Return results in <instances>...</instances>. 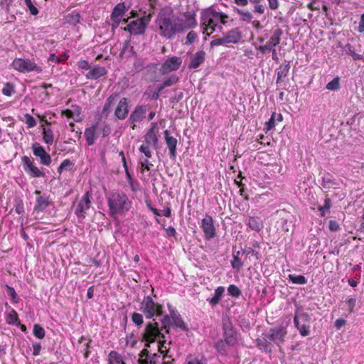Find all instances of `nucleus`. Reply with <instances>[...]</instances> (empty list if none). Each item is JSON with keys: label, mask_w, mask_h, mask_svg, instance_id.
<instances>
[{"label": "nucleus", "mask_w": 364, "mask_h": 364, "mask_svg": "<svg viewBox=\"0 0 364 364\" xmlns=\"http://www.w3.org/2000/svg\"><path fill=\"white\" fill-rule=\"evenodd\" d=\"M11 66L14 70L21 73L35 72L39 74L43 71L42 67L33 60L21 58H15L11 63Z\"/></svg>", "instance_id": "10"}, {"label": "nucleus", "mask_w": 364, "mask_h": 364, "mask_svg": "<svg viewBox=\"0 0 364 364\" xmlns=\"http://www.w3.org/2000/svg\"><path fill=\"white\" fill-rule=\"evenodd\" d=\"M149 106L146 105H137L131 112L126 121V125L134 130L137 125L141 123L146 117Z\"/></svg>", "instance_id": "11"}, {"label": "nucleus", "mask_w": 364, "mask_h": 364, "mask_svg": "<svg viewBox=\"0 0 364 364\" xmlns=\"http://www.w3.org/2000/svg\"><path fill=\"white\" fill-rule=\"evenodd\" d=\"M223 339L237 345L241 338L240 331L234 327L232 321L228 316L222 318Z\"/></svg>", "instance_id": "9"}, {"label": "nucleus", "mask_w": 364, "mask_h": 364, "mask_svg": "<svg viewBox=\"0 0 364 364\" xmlns=\"http://www.w3.org/2000/svg\"><path fill=\"white\" fill-rule=\"evenodd\" d=\"M162 326L160 328L159 324L154 319L152 321H149L142 333L141 341L145 343V347L150 348L151 343H154L161 338H166L164 333L161 332Z\"/></svg>", "instance_id": "6"}, {"label": "nucleus", "mask_w": 364, "mask_h": 364, "mask_svg": "<svg viewBox=\"0 0 364 364\" xmlns=\"http://www.w3.org/2000/svg\"><path fill=\"white\" fill-rule=\"evenodd\" d=\"M23 118L28 128H33L36 125V119L31 114L26 113L24 114Z\"/></svg>", "instance_id": "57"}, {"label": "nucleus", "mask_w": 364, "mask_h": 364, "mask_svg": "<svg viewBox=\"0 0 364 364\" xmlns=\"http://www.w3.org/2000/svg\"><path fill=\"white\" fill-rule=\"evenodd\" d=\"M7 322L9 324H13V325H18L20 323L18 321V314L13 309H11L9 314L7 316Z\"/></svg>", "instance_id": "47"}, {"label": "nucleus", "mask_w": 364, "mask_h": 364, "mask_svg": "<svg viewBox=\"0 0 364 364\" xmlns=\"http://www.w3.org/2000/svg\"><path fill=\"white\" fill-rule=\"evenodd\" d=\"M52 87L53 85L51 84H43L41 86V88L39 90V97L41 102H45L50 99V95L46 91V89Z\"/></svg>", "instance_id": "42"}, {"label": "nucleus", "mask_w": 364, "mask_h": 364, "mask_svg": "<svg viewBox=\"0 0 364 364\" xmlns=\"http://www.w3.org/2000/svg\"><path fill=\"white\" fill-rule=\"evenodd\" d=\"M23 168L25 172L31 178H40L44 176V173L41 171L27 156L21 157Z\"/></svg>", "instance_id": "14"}, {"label": "nucleus", "mask_w": 364, "mask_h": 364, "mask_svg": "<svg viewBox=\"0 0 364 364\" xmlns=\"http://www.w3.org/2000/svg\"><path fill=\"white\" fill-rule=\"evenodd\" d=\"M206 359L204 356H201L200 358L197 357H193L192 355H189L187 358V361L186 364H205Z\"/></svg>", "instance_id": "53"}, {"label": "nucleus", "mask_w": 364, "mask_h": 364, "mask_svg": "<svg viewBox=\"0 0 364 364\" xmlns=\"http://www.w3.org/2000/svg\"><path fill=\"white\" fill-rule=\"evenodd\" d=\"M80 19V16L78 11H73L65 16V22L70 25L76 26Z\"/></svg>", "instance_id": "39"}, {"label": "nucleus", "mask_w": 364, "mask_h": 364, "mask_svg": "<svg viewBox=\"0 0 364 364\" xmlns=\"http://www.w3.org/2000/svg\"><path fill=\"white\" fill-rule=\"evenodd\" d=\"M158 343V351L159 353H160L161 354H162L164 356H163V359L164 360H166V358H170L171 356L168 355V351H169V348L168 349L167 347H166V341L165 338H161V339H159L157 341Z\"/></svg>", "instance_id": "38"}, {"label": "nucleus", "mask_w": 364, "mask_h": 364, "mask_svg": "<svg viewBox=\"0 0 364 364\" xmlns=\"http://www.w3.org/2000/svg\"><path fill=\"white\" fill-rule=\"evenodd\" d=\"M296 309L294 312V318L296 317L298 321H301V323H309L311 321V315L306 312H304L301 309V306H297Z\"/></svg>", "instance_id": "32"}, {"label": "nucleus", "mask_w": 364, "mask_h": 364, "mask_svg": "<svg viewBox=\"0 0 364 364\" xmlns=\"http://www.w3.org/2000/svg\"><path fill=\"white\" fill-rule=\"evenodd\" d=\"M294 324L301 336L305 337L310 334V325L301 323V321L296 320V317L294 318Z\"/></svg>", "instance_id": "33"}, {"label": "nucleus", "mask_w": 364, "mask_h": 364, "mask_svg": "<svg viewBox=\"0 0 364 364\" xmlns=\"http://www.w3.org/2000/svg\"><path fill=\"white\" fill-rule=\"evenodd\" d=\"M111 133V127L106 122L97 121L91 126L85 128L84 137L88 146H92L95 143L97 137L101 135L102 137H106Z\"/></svg>", "instance_id": "5"}, {"label": "nucleus", "mask_w": 364, "mask_h": 364, "mask_svg": "<svg viewBox=\"0 0 364 364\" xmlns=\"http://www.w3.org/2000/svg\"><path fill=\"white\" fill-rule=\"evenodd\" d=\"M288 280L296 284H306L307 279L303 275L289 274Z\"/></svg>", "instance_id": "43"}, {"label": "nucleus", "mask_w": 364, "mask_h": 364, "mask_svg": "<svg viewBox=\"0 0 364 364\" xmlns=\"http://www.w3.org/2000/svg\"><path fill=\"white\" fill-rule=\"evenodd\" d=\"M167 307L169 314L164 315L161 319L162 328L164 329L165 333H169L171 327L183 331H188L189 328L178 310L169 304H168Z\"/></svg>", "instance_id": "3"}, {"label": "nucleus", "mask_w": 364, "mask_h": 364, "mask_svg": "<svg viewBox=\"0 0 364 364\" xmlns=\"http://www.w3.org/2000/svg\"><path fill=\"white\" fill-rule=\"evenodd\" d=\"M110 20L112 21L110 23L112 31H114L115 29H117L119 26L122 19L119 18L110 17Z\"/></svg>", "instance_id": "64"}, {"label": "nucleus", "mask_w": 364, "mask_h": 364, "mask_svg": "<svg viewBox=\"0 0 364 364\" xmlns=\"http://www.w3.org/2000/svg\"><path fill=\"white\" fill-rule=\"evenodd\" d=\"M182 58L178 56L168 57L161 65V72L166 74L178 70L182 64Z\"/></svg>", "instance_id": "16"}, {"label": "nucleus", "mask_w": 364, "mask_h": 364, "mask_svg": "<svg viewBox=\"0 0 364 364\" xmlns=\"http://www.w3.org/2000/svg\"><path fill=\"white\" fill-rule=\"evenodd\" d=\"M241 255H243L242 250L233 252L232 253L233 259L231 260V266L234 269H236L237 271H240L243 267V262L240 257Z\"/></svg>", "instance_id": "34"}, {"label": "nucleus", "mask_w": 364, "mask_h": 364, "mask_svg": "<svg viewBox=\"0 0 364 364\" xmlns=\"http://www.w3.org/2000/svg\"><path fill=\"white\" fill-rule=\"evenodd\" d=\"M131 318L132 322L138 327H141L144 323V317L140 313L134 312L132 314Z\"/></svg>", "instance_id": "49"}, {"label": "nucleus", "mask_w": 364, "mask_h": 364, "mask_svg": "<svg viewBox=\"0 0 364 364\" xmlns=\"http://www.w3.org/2000/svg\"><path fill=\"white\" fill-rule=\"evenodd\" d=\"M227 18V15L211 9L203 10L201 13L202 24L205 26V30L206 31L210 30V33L215 31L217 29L221 31L222 25L225 23V18Z\"/></svg>", "instance_id": "4"}, {"label": "nucleus", "mask_w": 364, "mask_h": 364, "mask_svg": "<svg viewBox=\"0 0 364 364\" xmlns=\"http://www.w3.org/2000/svg\"><path fill=\"white\" fill-rule=\"evenodd\" d=\"M225 294V288L224 287L220 286L218 287L214 291V294L212 297H209L207 299V301L211 306V307H215L218 306L222 299L223 298Z\"/></svg>", "instance_id": "26"}, {"label": "nucleus", "mask_w": 364, "mask_h": 364, "mask_svg": "<svg viewBox=\"0 0 364 364\" xmlns=\"http://www.w3.org/2000/svg\"><path fill=\"white\" fill-rule=\"evenodd\" d=\"M6 294L9 296L11 302L13 304H17L19 301V297L18 296V294H16L15 289L9 286L8 284L6 285Z\"/></svg>", "instance_id": "44"}, {"label": "nucleus", "mask_w": 364, "mask_h": 364, "mask_svg": "<svg viewBox=\"0 0 364 364\" xmlns=\"http://www.w3.org/2000/svg\"><path fill=\"white\" fill-rule=\"evenodd\" d=\"M343 50L346 53V54L352 56L354 60H362L363 58V55L356 53L355 52V48L350 43H347L343 47Z\"/></svg>", "instance_id": "40"}, {"label": "nucleus", "mask_w": 364, "mask_h": 364, "mask_svg": "<svg viewBox=\"0 0 364 364\" xmlns=\"http://www.w3.org/2000/svg\"><path fill=\"white\" fill-rule=\"evenodd\" d=\"M321 186L322 188L328 191L331 188H336L339 185L338 181L328 172L321 173Z\"/></svg>", "instance_id": "21"}, {"label": "nucleus", "mask_w": 364, "mask_h": 364, "mask_svg": "<svg viewBox=\"0 0 364 364\" xmlns=\"http://www.w3.org/2000/svg\"><path fill=\"white\" fill-rule=\"evenodd\" d=\"M24 2L31 15L36 16L38 14L39 11L37 9V7L33 4L32 0H24Z\"/></svg>", "instance_id": "54"}, {"label": "nucleus", "mask_w": 364, "mask_h": 364, "mask_svg": "<svg viewBox=\"0 0 364 364\" xmlns=\"http://www.w3.org/2000/svg\"><path fill=\"white\" fill-rule=\"evenodd\" d=\"M226 44H228V43H226V41L225 40L224 37L215 38L210 42V46L212 48L215 47V46L226 45Z\"/></svg>", "instance_id": "63"}, {"label": "nucleus", "mask_w": 364, "mask_h": 364, "mask_svg": "<svg viewBox=\"0 0 364 364\" xmlns=\"http://www.w3.org/2000/svg\"><path fill=\"white\" fill-rule=\"evenodd\" d=\"M109 208V215L116 220L118 215H124L131 206L132 201L122 191H114L106 196Z\"/></svg>", "instance_id": "2"}, {"label": "nucleus", "mask_w": 364, "mask_h": 364, "mask_svg": "<svg viewBox=\"0 0 364 364\" xmlns=\"http://www.w3.org/2000/svg\"><path fill=\"white\" fill-rule=\"evenodd\" d=\"M234 11L240 16V20L243 22L250 23L253 18L252 14L247 10L235 8Z\"/></svg>", "instance_id": "36"}, {"label": "nucleus", "mask_w": 364, "mask_h": 364, "mask_svg": "<svg viewBox=\"0 0 364 364\" xmlns=\"http://www.w3.org/2000/svg\"><path fill=\"white\" fill-rule=\"evenodd\" d=\"M150 146L151 145H148L146 144H143L140 146L139 149V151L143 153L148 159L152 156L151 151L149 148Z\"/></svg>", "instance_id": "60"}, {"label": "nucleus", "mask_w": 364, "mask_h": 364, "mask_svg": "<svg viewBox=\"0 0 364 364\" xmlns=\"http://www.w3.org/2000/svg\"><path fill=\"white\" fill-rule=\"evenodd\" d=\"M262 0H250V1L255 5V11L259 14L264 12V6L260 4Z\"/></svg>", "instance_id": "61"}, {"label": "nucleus", "mask_w": 364, "mask_h": 364, "mask_svg": "<svg viewBox=\"0 0 364 364\" xmlns=\"http://www.w3.org/2000/svg\"><path fill=\"white\" fill-rule=\"evenodd\" d=\"M32 150L34 156L40 159V162L43 166H50L51 164V157L46 151L44 147L39 143L35 142L32 144Z\"/></svg>", "instance_id": "18"}, {"label": "nucleus", "mask_w": 364, "mask_h": 364, "mask_svg": "<svg viewBox=\"0 0 364 364\" xmlns=\"http://www.w3.org/2000/svg\"><path fill=\"white\" fill-rule=\"evenodd\" d=\"M164 134L166 144L169 150L170 157L171 159L175 160L177 155L176 146L178 141L176 138L170 136L168 130H165Z\"/></svg>", "instance_id": "24"}, {"label": "nucleus", "mask_w": 364, "mask_h": 364, "mask_svg": "<svg viewBox=\"0 0 364 364\" xmlns=\"http://www.w3.org/2000/svg\"><path fill=\"white\" fill-rule=\"evenodd\" d=\"M282 33L283 31L281 28L274 30L268 42L264 46H259L257 49L263 54L272 49H276L275 47L280 43Z\"/></svg>", "instance_id": "13"}, {"label": "nucleus", "mask_w": 364, "mask_h": 364, "mask_svg": "<svg viewBox=\"0 0 364 364\" xmlns=\"http://www.w3.org/2000/svg\"><path fill=\"white\" fill-rule=\"evenodd\" d=\"M129 9V6H126L124 2L119 3L114 7L110 17L119 18L122 19Z\"/></svg>", "instance_id": "31"}, {"label": "nucleus", "mask_w": 364, "mask_h": 364, "mask_svg": "<svg viewBox=\"0 0 364 364\" xmlns=\"http://www.w3.org/2000/svg\"><path fill=\"white\" fill-rule=\"evenodd\" d=\"M247 225L252 230L259 232L263 228L262 221L258 217H250L248 218Z\"/></svg>", "instance_id": "35"}, {"label": "nucleus", "mask_w": 364, "mask_h": 364, "mask_svg": "<svg viewBox=\"0 0 364 364\" xmlns=\"http://www.w3.org/2000/svg\"><path fill=\"white\" fill-rule=\"evenodd\" d=\"M326 88L328 90L336 91L340 88V80L338 77L333 78L331 82H328Z\"/></svg>", "instance_id": "50"}, {"label": "nucleus", "mask_w": 364, "mask_h": 364, "mask_svg": "<svg viewBox=\"0 0 364 364\" xmlns=\"http://www.w3.org/2000/svg\"><path fill=\"white\" fill-rule=\"evenodd\" d=\"M205 52L203 50L197 51L190 57V63L188 64V69H197L200 65L203 63L205 59Z\"/></svg>", "instance_id": "25"}, {"label": "nucleus", "mask_w": 364, "mask_h": 364, "mask_svg": "<svg viewBox=\"0 0 364 364\" xmlns=\"http://www.w3.org/2000/svg\"><path fill=\"white\" fill-rule=\"evenodd\" d=\"M74 162L67 159L63 160L62 163L60 164V168L64 169L65 171H70L74 166Z\"/></svg>", "instance_id": "59"}, {"label": "nucleus", "mask_w": 364, "mask_h": 364, "mask_svg": "<svg viewBox=\"0 0 364 364\" xmlns=\"http://www.w3.org/2000/svg\"><path fill=\"white\" fill-rule=\"evenodd\" d=\"M287 334V331L285 326H280L279 327L271 328L267 333H263V336H265L270 343H273L278 347L284 342V338Z\"/></svg>", "instance_id": "12"}, {"label": "nucleus", "mask_w": 364, "mask_h": 364, "mask_svg": "<svg viewBox=\"0 0 364 364\" xmlns=\"http://www.w3.org/2000/svg\"><path fill=\"white\" fill-rule=\"evenodd\" d=\"M331 207V200L328 197L324 199V205H318L317 209L321 213V216L323 217L326 211H328Z\"/></svg>", "instance_id": "45"}, {"label": "nucleus", "mask_w": 364, "mask_h": 364, "mask_svg": "<svg viewBox=\"0 0 364 364\" xmlns=\"http://www.w3.org/2000/svg\"><path fill=\"white\" fill-rule=\"evenodd\" d=\"M91 66L87 60H80L77 63V68L78 70H81L82 74H85V71H89Z\"/></svg>", "instance_id": "56"}, {"label": "nucleus", "mask_w": 364, "mask_h": 364, "mask_svg": "<svg viewBox=\"0 0 364 364\" xmlns=\"http://www.w3.org/2000/svg\"><path fill=\"white\" fill-rule=\"evenodd\" d=\"M118 97L117 93H113L111 95L108 97V98L106 100L102 111V114L105 117H107L109 113L111 112L112 108Z\"/></svg>", "instance_id": "30"}, {"label": "nucleus", "mask_w": 364, "mask_h": 364, "mask_svg": "<svg viewBox=\"0 0 364 364\" xmlns=\"http://www.w3.org/2000/svg\"><path fill=\"white\" fill-rule=\"evenodd\" d=\"M290 69V64L288 62L284 65H281L279 68V71L277 73V75L281 76L282 77H285L287 76L289 71Z\"/></svg>", "instance_id": "55"}, {"label": "nucleus", "mask_w": 364, "mask_h": 364, "mask_svg": "<svg viewBox=\"0 0 364 364\" xmlns=\"http://www.w3.org/2000/svg\"><path fill=\"white\" fill-rule=\"evenodd\" d=\"M235 345L223 338L218 339L214 344V348L218 354L221 356L225 357L228 355L230 348L234 347Z\"/></svg>", "instance_id": "23"}, {"label": "nucleus", "mask_w": 364, "mask_h": 364, "mask_svg": "<svg viewBox=\"0 0 364 364\" xmlns=\"http://www.w3.org/2000/svg\"><path fill=\"white\" fill-rule=\"evenodd\" d=\"M129 111V100L127 97H122L115 108L114 116L119 120H124L127 118Z\"/></svg>", "instance_id": "20"}, {"label": "nucleus", "mask_w": 364, "mask_h": 364, "mask_svg": "<svg viewBox=\"0 0 364 364\" xmlns=\"http://www.w3.org/2000/svg\"><path fill=\"white\" fill-rule=\"evenodd\" d=\"M34 193L36 197L33 210L37 213L45 211L50 203L49 196L39 190H36Z\"/></svg>", "instance_id": "17"}, {"label": "nucleus", "mask_w": 364, "mask_h": 364, "mask_svg": "<svg viewBox=\"0 0 364 364\" xmlns=\"http://www.w3.org/2000/svg\"><path fill=\"white\" fill-rule=\"evenodd\" d=\"M223 37L226 41V43H237L242 38L241 33L239 31L238 28H232L228 31L226 33L223 34Z\"/></svg>", "instance_id": "28"}, {"label": "nucleus", "mask_w": 364, "mask_h": 364, "mask_svg": "<svg viewBox=\"0 0 364 364\" xmlns=\"http://www.w3.org/2000/svg\"><path fill=\"white\" fill-rule=\"evenodd\" d=\"M196 16L194 11H188L183 14V18L174 15L158 16L156 23L159 26V34L166 39L175 38L177 33L196 27Z\"/></svg>", "instance_id": "1"}, {"label": "nucleus", "mask_w": 364, "mask_h": 364, "mask_svg": "<svg viewBox=\"0 0 364 364\" xmlns=\"http://www.w3.org/2000/svg\"><path fill=\"white\" fill-rule=\"evenodd\" d=\"M276 112H273L270 119L265 123L264 130L267 133L275 127Z\"/></svg>", "instance_id": "52"}, {"label": "nucleus", "mask_w": 364, "mask_h": 364, "mask_svg": "<svg viewBox=\"0 0 364 364\" xmlns=\"http://www.w3.org/2000/svg\"><path fill=\"white\" fill-rule=\"evenodd\" d=\"M228 294L235 298H238L242 294L241 290L235 284H230L228 287Z\"/></svg>", "instance_id": "48"}, {"label": "nucleus", "mask_w": 364, "mask_h": 364, "mask_svg": "<svg viewBox=\"0 0 364 364\" xmlns=\"http://www.w3.org/2000/svg\"><path fill=\"white\" fill-rule=\"evenodd\" d=\"M2 94L5 96L10 97L15 93L14 86L11 82H6L1 90Z\"/></svg>", "instance_id": "46"}, {"label": "nucleus", "mask_w": 364, "mask_h": 364, "mask_svg": "<svg viewBox=\"0 0 364 364\" xmlns=\"http://www.w3.org/2000/svg\"><path fill=\"white\" fill-rule=\"evenodd\" d=\"M130 18L131 17H128L123 19V21L127 24L124 30L129 32L132 36L144 34L151 21V16L144 15L136 19L129 21Z\"/></svg>", "instance_id": "7"}, {"label": "nucleus", "mask_w": 364, "mask_h": 364, "mask_svg": "<svg viewBox=\"0 0 364 364\" xmlns=\"http://www.w3.org/2000/svg\"><path fill=\"white\" fill-rule=\"evenodd\" d=\"M157 129L156 126H152L146 132L144 139L145 144L148 145H151L155 149H156L158 144V137H157Z\"/></svg>", "instance_id": "27"}, {"label": "nucleus", "mask_w": 364, "mask_h": 364, "mask_svg": "<svg viewBox=\"0 0 364 364\" xmlns=\"http://www.w3.org/2000/svg\"><path fill=\"white\" fill-rule=\"evenodd\" d=\"M200 228L204 232L205 240H209L215 237L216 230L211 215H205V217L201 220Z\"/></svg>", "instance_id": "15"}, {"label": "nucleus", "mask_w": 364, "mask_h": 364, "mask_svg": "<svg viewBox=\"0 0 364 364\" xmlns=\"http://www.w3.org/2000/svg\"><path fill=\"white\" fill-rule=\"evenodd\" d=\"M33 335L38 339H42L45 337V330L39 324H35L33 326Z\"/></svg>", "instance_id": "51"}, {"label": "nucleus", "mask_w": 364, "mask_h": 364, "mask_svg": "<svg viewBox=\"0 0 364 364\" xmlns=\"http://www.w3.org/2000/svg\"><path fill=\"white\" fill-rule=\"evenodd\" d=\"M43 141L48 145H52L54 141V136L50 127H43L42 131Z\"/></svg>", "instance_id": "37"}, {"label": "nucleus", "mask_w": 364, "mask_h": 364, "mask_svg": "<svg viewBox=\"0 0 364 364\" xmlns=\"http://www.w3.org/2000/svg\"><path fill=\"white\" fill-rule=\"evenodd\" d=\"M197 37V33L195 31H191L190 32H188L186 36V45L190 46L193 44Z\"/></svg>", "instance_id": "62"}, {"label": "nucleus", "mask_w": 364, "mask_h": 364, "mask_svg": "<svg viewBox=\"0 0 364 364\" xmlns=\"http://www.w3.org/2000/svg\"><path fill=\"white\" fill-rule=\"evenodd\" d=\"M107 70L105 67L99 65L91 66L90 70L85 74V76L88 80H97L100 77L106 75Z\"/></svg>", "instance_id": "22"}, {"label": "nucleus", "mask_w": 364, "mask_h": 364, "mask_svg": "<svg viewBox=\"0 0 364 364\" xmlns=\"http://www.w3.org/2000/svg\"><path fill=\"white\" fill-rule=\"evenodd\" d=\"M107 358L114 364H125L122 355L115 350H111Z\"/></svg>", "instance_id": "41"}, {"label": "nucleus", "mask_w": 364, "mask_h": 364, "mask_svg": "<svg viewBox=\"0 0 364 364\" xmlns=\"http://www.w3.org/2000/svg\"><path fill=\"white\" fill-rule=\"evenodd\" d=\"M178 80H179V78L177 75H172L170 77H168V78L165 79L163 82L164 83L165 86L170 87L171 85L176 84L178 82Z\"/></svg>", "instance_id": "58"}, {"label": "nucleus", "mask_w": 364, "mask_h": 364, "mask_svg": "<svg viewBox=\"0 0 364 364\" xmlns=\"http://www.w3.org/2000/svg\"><path fill=\"white\" fill-rule=\"evenodd\" d=\"M255 342L258 349L262 352L266 353H271L272 352V345L265 336L262 338H257Z\"/></svg>", "instance_id": "29"}, {"label": "nucleus", "mask_w": 364, "mask_h": 364, "mask_svg": "<svg viewBox=\"0 0 364 364\" xmlns=\"http://www.w3.org/2000/svg\"><path fill=\"white\" fill-rule=\"evenodd\" d=\"M163 305L155 302L151 296H145L139 304V310L147 319L163 316Z\"/></svg>", "instance_id": "8"}, {"label": "nucleus", "mask_w": 364, "mask_h": 364, "mask_svg": "<svg viewBox=\"0 0 364 364\" xmlns=\"http://www.w3.org/2000/svg\"><path fill=\"white\" fill-rule=\"evenodd\" d=\"M91 205L90 194L87 191L81 198L75 210V213L77 218H84L87 210L90 209Z\"/></svg>", "instance_id": "19"}]
</instances>
